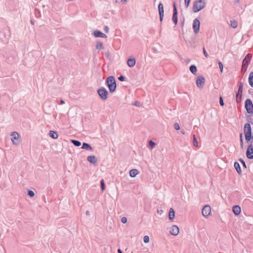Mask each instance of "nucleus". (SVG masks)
<instances>
[{"mask_svg":"<svg viewBox=\"0 0 253 253\" xmlns=\"http://www.w3.org/2000/svg\"><path fill=\"white\" fill-rule=\"evenodd\" d=\"M106 84L109 88V91L111 93L114 92L116 89V83L115 78L113 76H109L106 79Z\"/></svg>","mask_w":253,"mask_h":253,"instance_id":"obj_1","label":"nucleus"},{"mask_svg":"<svg viewBox=\"0 0 253 253\" xmlns=\"http://www.w3.org/2000/svg\"><path fill=\"white\" fill-rule=\"evenodd\" d=\"M206 2L205 0H197L193 3V11L197 13L205 7Z\"/></svg>","mask_w":253,"mask_h":253,"instance_id":"obj_2","label":"nucleus"},{"mask_svg":"<svg viewBox=\"0 0 253 253\" xmlns=\"http://www.w3.org/2000/svg\"><path fill=\"white\" fill-rule=\"evenodd\" d=\"M244 132L247 141H250L253 138V136H252V128L250 124L246 123L245 124Z\"/></svg>","mask_w":253,"mask_h":253,"instance_id":"obj_3","label":"nucleus"},{"mask_svg":"<svg viewBox=\"0 0 253 253\" xmlns=\"http://www.w3.org/2000/svg\"><path fill=\"white\" fill-rule=\"evenodd\" d=\"M97 93L102 100H105L107 99L108 92L105 88L103 87L99 88L97 90Z\"/></svg>","mask_w":253,"mask_h":253,"instance_id":"obj_4","label":"nucleus"},{"mask_svg":"<svg viewBox=\"0 0 253 253\" xmlns=\"http://www.w3.org/2000/svg\"><path fill=\"white\" fill-rule=\"evenodd\" d=\"M245 107L248 113H252L253 112V104L251 99H247L246 100Z\"/></svg>","mask_w":253,"mask_h":253,"instance_id":"obj_5","label":"nucleus"},{"mask_svg":"<svg viewBox=\"0 0 253 253\" xmlns=\"http://www.w3.org/2000/svg\"><path fill=\"white\" fill-rule=\"evenodd\" d=\"M200 23L198 19H195L193 23V29L195 34L199 32Z\"/></svg>","mask_w":253,"mask_h":253,"instance_id":"obj_6","label":"nucleus"},{"mask_svg":"<svg viewBox=\"0 0 253 253\" xmlns=\"http://www.w3.org/2000/svg\"><path fill=\"white\" fill-rule=\"evenodd\" d=\"M211 212V208L210 206H209L208 205H206L203 207V208L202 209V215L204 216H205V217L208 216V215H209L210 214Z\"/></svg>","mask_w":253,"mask_h":253,"instance_id":"obj_7","label":"nucleus"},{"mask_svg":"<svg viewBox=\"0 0 253 253\" xmlns=\"http://www.w3.org/2000/svg\"><path fill=\"white\" fill-rule=\"evenodd\" d=\"M246 156L249 159H253V146L252 144H250L247 148Z\"/></svg>","mask_w":253,"mask_h":253,"instance_id":"obj_8","label":"nucleus"},{"mask_svg":"<svg viewBox=\"0 0 253 253\" xmlns=\"http://www.w3.org/2000/svg\"><path fill=\"white\" fill-rule=\"evenodd\" d=\"M205 82V78L202 76H199L196 80V84L199 88H202Z\"/></svg>","mask_w":253,"mask_h":253,"instance_id":"obj_9","label":"nucleus"},{"mask_svg":"<svg viewBox=\"0 0 253 253\" xmlns=\"http://www.w3.org/2000/svg\"><path fill=\"white\" fill-rule=\"evenodd\" d=\"M158 10L160 15V20L162 22L164 15V6L162 2H160L158 5Z\"/></svg>","mask_w":253,"mask_h":253,"instance_id":"obj_10","label":"nucleus"},{"mask_svg":"<svg viewBox=\"0 0 253 253\" xmlns=\"http://www.w3.org/2000/svg\"><path fill=\"white\" fill-rule=\"evenodd\" d=\"M252 55L250 54H248L245 57L242 63V68L247 67L248 66L249 62L251 60Z\"/></svg>","mask_w":253,"mask_h":253,"instance_id":"obj_11","label":"nucleus"},{"mask_svg":"<svg viewBox=\"0 0 253 253\" xmlns=\"http://www.w3.org/2000/svg\"><path fill=\"white\" fill-rule=\"evenodd\" d=\"M179 232V229L176 225H172L169 230L170 233L174 236L177 235Z\"/></svg>","mask_w":253,"mask_h":253,"instance_id":"obj_12","label":"nucleus"},{"mask_svg":"<svg viewBox=\"0 0 253 253\" xmlns=\"http://www.w3.org/2000/svg\"><path fill=\"white\" fill-rule=\"evenodd\" d=\"M93 36L96 37H100L102 38H106L107 36L98 30H96L93 32Z\"/></svg>","mask_w":253,"mask_h":253,"instance_id":"obj_13","label":"nucleus"},{"mask_svg":"<svg viewBox=\"0 0 253 253\" xmlns=\"http://www.w3.org/2000/svg\"><path fill=\"white\" fill-rule=\"evenodd\" d=\"M87 160L89 163L93 164H95L97 161V159L96 157L92 155L88 156Z\"/></svg>","mask_w":253,"mask_h":253,"instance_id":"obj_14","label":"nucleus"},{"mask_svg":"<svg viewBox=\"0 0 253 253\" xmlns=\"http://www.w3.org/2000/svg\"><path fill=\"white\" fill-rule=\"evenodd\" d=\"M233 213L236 215H239L241 212V208L239 206H234L232 209Z\"/></svg>","mask_w":253,"mask_h":253,"instance_id":"obj_15","label":"nucleus"},{"mask_svg":"<svg viewBox=\"0 0 253 253\" xmlns=\"http://www.w3.org/2000/svg\"><path fill=\"white\" fill-rule=\"evenodd\" d=\"M82 148L85 149L86 150L91 151L93 150V148L90 146V145H89V144L85 143V142H84L83 143Z\"/></svg>","mask_w":253,"mask_h":253,"instance_id":"obj_16","label":"nucleus"},{"mask_svg":"<svg viewBox=\"0 0 253 253\" xmlns=\"http://www.w3.org/2000/svg\"><path fill=\"white\" fill-rule=\"evenodd\" d=\"M135 63H136L135 59L134 58H128L127 60V62L128 66L130 67H133L135 65Z\"/></svg>","mask_w":253,"mask_h":253,"instance_id":"obj_17","label":"nucleus"},{"mask_svg":"<svg viewBox=\"0 0 253 253\" xmlns=\"http://www.w3.org/2000/svg\"><path fill=\"white\" fill-rule=\"evenodd\" d=\"M234 166V168L236 169L237 172H238V173L239 174H241L242 170H241L240 166V164H239V163H238L237 162H235Z\"/></svg>","mask_w":253,"mask_h":253,"instance_id":"obj_18","label":"nucleus"},{"mask_svg":"<svg viewBox=\"0 0 253 253\" xmlns=\"http://www.w3.org/2000/svg\"><path fill=\"white\" fill-rule=\"evenodd\" d=\"M174 217H175L174 211L172 208H170L169 210V219L171 220L173 219H174Z\"/></svg>","mask_w":253,"mask_h":253,"instance_id":"obj_19","label":"nucleus"},{"mask_svg":"<svg viewBox=\"0 0 253 253\" xmlns=\"http://www.w3.org/2000/svg\"><path fill=\"white\" fill-rule=\"evenodd\" d=\"M139 173L136 169H132L129 171V175L131 177H135Z\"/></svg>","mask_w":253,"mask_h":253,"instance_id":"obj_20","label":"nucleus"},{"mask_svg":"<svg viewBox=\"0 0 253 253\" xmlns=\"http://www.w3.org/2000/svg\"><path fill=\"white\" fill-rule=\"evenodd\" d=\"M177 11H173V15L172 17V20L174 23V24L176 25L177 24Z\"/></svg>","mask_w":253,"mask_h":253,"instance_id":"obj_21","label":"nucleus"},{"mask_svg":"<svg viewBox=\"0 0 253 253\" xmlns=\"http://www.w3.org/2000/svg\"><path fill=\"white\" fill-rule=\"evenodd\" d=\"M49 135L53 139H56L58 136L57 133L53 130L49 131Z\"/></svg>","mask_w":253,"mask_h":253,"instance_id":"obj_22","label":"nucleus"},{"mask_svg":"<svg viewBox=\"0 0 253 253\" xmlns=\"http://www.w3.org/2000/svg\"><path fill=\"white\" fill-rule=\"evenodd\" d=\"M249 83L250 86L253 87V72H251L249 75Z\"/></svg>","mask_w":253,"mask_h":253,"instance_id":"obj_23","label":"nucleus"},{"mask_svg":"<svg viewBox=\"0 0 253 253\" xmlns=\"http://www.w3.org/2000/svg\"><path fill=\"white\" fill-rule=\"evenodd\" d=\"M190 72L193 73V74L195 75L197 72V67L194 65H192L190 67Z\"/></svg>","mask_w":253,"mask_h":253,"instance_id":"obj_24","label":"nucleus"},{"mask_svg":"<svg viewBox=\"0 0 253 253\" xmlns=\"http://www.w3.org/2000/svg\"><path fill=\"white\" fill-rule=\"evenodd\" d=\"M71 142L76 146H80L81 145V143L80 141L72 139L71 140Z\"/></svg>","mask_w":253,"mask_h":253,"instance_id":"obj_25","label":"nucleus"},{"mask_svg":"<svg viewBox=\"0 0 253 253\" xmlns=\"http://www.w3.org/2000/svg\"><path fill=\"white\" fill-rule=\"evenodd\" d=\"M96 48L98 50H101L103 48V43L101 42H98L96 44Z\"/></svg>","mask_w":253,"mask_h":253,"instance_id":"obj_26","label":"nucleus"},{"mask_svg":"<svg viewBox=\"0 0 253 253\" xmlns=\"http://www.w3.org/2000/svg\"><path fill=\"white\" fill-rule=\"evenodd\" d=\"M12 138H11V141L13 144H15V140H16V131L12 132L11 134Z\"/></svg>","mask_w":253,"mask_h":253,"instance_id":"obj_27","label":"nucleus"},{"mask_svg":"<svg viewBox=\"0 0 253 253\" xmlns=\"http://www.w3.org/2000/svg\"><path fill=\"white\" fill-rule=\"evenodd\" d=\"M243 83L242 82H240L237 93L242 94V92H243Z\"/></svg>","mask_w":253,"mask_h":253,"instance_id":"obj_28","label":"nucleus"},{"mask_svg":"<svg viewBox=\"0 0 253 253\" xmlns=\"http://www.w3.org/2000/svg\"><path fill=\"white\" fill-rule=\"evenodd\" d=\"M230 25L232 28H235L237 27L238 23L235 20L231 21Z\"/></svg>","mask_w":253,"mask_h":253,"instance_id":"obj_29","label":"nucleus"},{"mask_svg":"<svg viewBox=\"0 0 253 253\" xmlns=\"http://www.w3.org/2000/svg\"><path fill=\"white\" fill-rule=\"evenodd\" d=\"M193 145L195 147H198V143L196 137L195 135H193Z\"/></svg>","mask_w":253,"mask_h":253,"instance_id":"obj_30","label":"nucleus"},{"mask_svg":"<svg viewBox=\"0 0 253 253\" xmlns=\"http://www.w3.org/2000/svg\"><path fill=\"white\" fill-rule=\"evenodd\" d=\"M149 145L150 148L153 149L156 145V143L152 140H150L149 142Z\"/></svg>","mask_w":253,"mask_h":253,"instance_id":"obj_31","label":"nucleus"},{"mask_svg":"<svg viewBox=\"0 0 253 253\" xmlns=\"http://www.w3.org/2000/svg\"><path fill=\"white\" fill-rule=\"evenodd\" d=\"M236 101L237 102H239L241 101V98H242V94H239V93H237L236 94Z\"/></svg>","mask_w":253,"mask_h":253,"instance_id":"obj_32","label":"nucleus"},{"mask_svg":"<svg viewBox=\"0 0 253 253\" xmlns=\"http://www.w3.org/2000/svg\"><path fill=\"white\" fill-rule=\"evenodd\" d=\"M143 241L145 243H148L149 242V237L148 236L146 235L143 238Z\"/></svg>","mask_w":253,"mask_h":253,"instance_id":"obj_33","label":"nucleus"},{"mask_svg":"<svg viewBox=\"0 0 253 253\" xmlns=\"http://www.w3.org/2000/svg\"><path fill=\"white\" fill-rule=\"evenodd\" d=\"M100 183H101V190L102 191H103L105 188V185L104 181L103 179L101 180Z\"/></svg>","mask_w":253,"mask_h":253,"instance_id":"obj_34","label":"nucleus"},{"mask_svg":"<svg viewBox=\"0 0 253 253\" xmlns=\"http://www.w3.org/2000/svg\"><path fill=\"white\" fill-rule=\"evenodd\" d=\"M28 195L30 197H33L35 196V193L32 190H28Z\"/></svg>","mask_w":253,"mask_h":253,"instance_id":"obj_35","label":"nucleus"},{"mask_svg":"<svg viewBox=\"0 0 253 253\" xmlns=\"http://www.w3.org/2000/svg\"><path fill=\"white\" fill-rule=\"evenodd\" d=\"M190 2V0H184V4L186 8H187L189 6Z\"/></svg>","mask_w":253,"mask_h":253,"instance_id":"obj_36","label":"nucleus"},{"mask_svg":"<svg viewBox=\"0 0 253 253\" xmlns=\"http://www.w3.org/2000/svg\"><path fill=\"white\" fill-rule=\"evenodd\" d=\"M218 65H219V67L220 68V70L221 72H222L223 69V65L222 63L221 62H219Z\"/></svg>","mask_w":253,"mask_h":253,"instance_id":"obj_37","label":"nucleus"},{"mask_svg":"<svg viewBox=\"0 0 253 253\" xmlns=\"http://www.w3.org/2000/svg\"><path fill=\"white\" fill-rule=\"evenodd\" d=\"M239 161L242 163L244 168H247L246 164L243 160H242V159H240Z\"/></svg>","mask_w":253,"mask_h":253,"instance_id":"obj_38","label":"nucleus"},{"mask_svg":"<svg viewBox=\"0 0 253 253\" xmlns=\"http://www.w3.org/2000/svg\"><path fill=\"white\" fill-rule=\"evenodd\" d=\"M174 127L176 130L180 129V126L178 123H175L174 124Z\"/></svg>","mask_w":253,"mask_h":253,"instance_id":"obj_39","label":"nucleus"},{"mask_svg":"<svg viewBox=\"0 0 253 253\" xmlns=\"http://www.w3.org/2000/svg\"><path fill=\"white\" fill-rule=\"evenodd\" d=\"M219 104L222 106L224 105V102L222 96H220L219 98Z\"/></svg>","mask_w":253,"mask_h":253,"instance_id":"obj_40","label":"nucleus"},{"mask_svg":"<svg viewBox=\"0 0 253 253\" xmlns=\"http://www.w3.org/2000/svg\"><path fill=\"white\" fill-rule=\"evenodd\" d=\"M133 105H134V106H137V107H140V106H141V103H140V102H139L135 101V102L133 104Z\"/></svg>","mask_w":253,"mask_h":253,"instance_id":"obj_41","label":"nucleus"},{"mask_svg":"<svg viewBox=\"0 0 253 253\" xmlns=\"http://www.w3.org/2000/svg\"><path fill=\"white\" fill-rule=\"evenodd\" d=\"M127 218L125 217H123L121 219V221L123 223H126L127 222Z\"/></svg>","mask_w":253,"mask_h":253,"instance_id":"obj_42","label":"nucleus"},{"mask_svg":"<svg viewBox=\"0 0 253 253\" xmlns=\"http://www.w3.org/2000/svg\"><path fill=\"white\" fill-rule=\"evenodd\" d=\"M203 53H204V54L205 56L206 57H208L209 55H208V53L207 52V51H206V49H205V47H203Z\"/></svg>","mask_w":253,"mask_h":253,"instance_id":"obj_43","label":"nucleus"},{"mask_svg":"<svg viewBox=\"0 0 253 253\" xmlns=\"http://www.w3.org/2000/svg\"><path fill=\"white\" fill-rule=\"evenodd\" d=\"M240 146L241 148H243V139L242 137V135H240Z\"/></svg>","mask_w":253,"mask_h":253,"instance_id":"obj_44","label":"nucleus"},{"mask_svg":"<svg viewBox=\"0 0 253 253\" xmlns=\"http://www.w3.org/2000/svg\"><path fill=\"white\" fill-rule=\"evenodd\" d=\"M104 32L106 33H107L109 32V28L108 26H104Z\"/></svg>","mask_w":253,"mask_h":253,"instance_id":"obj_45","label":"nucleus"},{"mask_svg":"<svg viewBox=\"0 0 253 253\" xmlns=\"http://www.w3.org/2000/svg\"><path fill=\"white\" fill-rule=\"evenodd\" d=\"M118 79L119 81H121V82H123L125 80V78L123 76H120L119 78H118Z\"/></svg>","mask_w":253,"mask_h":253,"instance_id":"obj_46","label":"nucleus"},{"mask_svg":"<svg viewBox=\"0 0 253 253\" xmlns=\"http://www.w3.org/2000/svg\"><path fill=\"white\" fill-rule=\"evenodd\" d=\"M173 11H177V8H176L175 2H173Z\"/></svg>","mask_w":253,"mask_h":253,"instance_id":"obj_47","label":"nucleus"},{"mask_svg":"<svg viewBox=\"0 0 253 253\" xmlns=\"http://www.w3.org/2000/svg\"><path fill=\"white\" fill-rule=\"evenodd\" d=\"M64 103H65V101H64L63 100H61L60 101V104H64Z\"/></svg>","mask_w":253,"mask_h":253,"instance_id":"obj_48","label":"nucleus"},{"mask_svg":"<svg viewBox=\"0 0 253 253\" xmlns=\"http://www.w3.org/2000/svg\"><path fill=\"white\" fill-rule=\"evenodd\" d=\"M118 253H123L122 250L120 249H118Z\"/></svg>","mask_w":253,"mask_h":253,"instance_id":"obj_49","label":"nucleus"},{"mask_svg":"<svg viewBox=\"0 0 253 253\" xmlns=\"http://www.w3.org/2000/svg\"><path fill=\"white\" fill-rule=\"evenodd\" d=\"M86 213V214L87 215H89V214H90V212H89V211H86V213Z\"/></svg>","mask_w":253,"mask_h":253,"instance_id":"obj_50","label":"nucleus"},{"mask_svg":"<svg viewBox=\"0 0 253 253\" xmlns=\"http://www.w3.org/2000/svg\"><path fill=\"white\" fill-rule=\"evenodd\" d=\"M240 2V0H235V3H239Z\"/></svg>","mask_w":253,"mask_h":253,"instance_id":"obj_51","label":"nucleus"},{"mask_svg":"<svg viewBox=\"0 0 253 253\" xmlns=\"http://www.w3.org/2000/svg\"><path fill=\"white\" fill-rule=\"evenodd\" d=\"M163 212V211L162 210H161V211H158V213H160V214H161V212Z\"/></svg>","mask_w":253,"mask_h":253,"instance_id":"obj_52","label":"nucleus"},{"mask_svg":"<svg viewBox=\"0 0 253 253\" xmlns=\"http://www.w3.org/2000/svg\"><path fill=\"white\" fill-rule=\"evenodd\" d=\"M181 132L183 134H185V131L184 130H181Z\"/></svg>","mask_w":253,"mask_h":253,"instance_id":"obj_53","label":"nucleus"},{"mask_svg":"<svg viewBox=\"0 0 253 253\" xmlns=\"http://www.w3.org/2000/svg\"><path fill=\"white\" fill-rule=\"evenodd\" d=\"M16 134H17V138H19V134H18V132L16 133Z\"/></svg>","mask_w":253,"mask_h":253,"instance_id":"obj_54","label":"nucleus"},{"mask_svg":"<svg viewBox=\"0 0 253 253\" xmlns=\"http://www.w3.org/2000/svg\"><path fill=\"white\" fill-rule=\"evenodd\" d=\"M126 0H121V1H122V2H126Z\"/></svg>","mask_w":253,"mask_h":253,"instance_id":"obj_55","label":"nucleus"},{"mask_svg":"<svg viewBox=\"0 0 253 253\" xmlns=\"http://www.w3.org/2000/svg\"><path fill=\"white\" fill-rule=\"evenodd\" d=\"M31 24H33V25H34V22H33V21L32 20H31Z\"/></svg>","mask_w":253,"mask_h":253,"instance_id":"obj_56","label":"nucleus"}]
</instances>
